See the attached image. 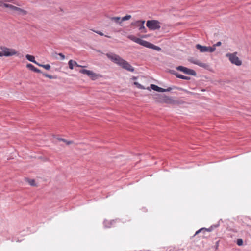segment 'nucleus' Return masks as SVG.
I'll use <instances>...</instances> for the list:
<instances>
[{"mask_svg":"<svg viewBox=\"0 0 251 251\" xmlns=\"http://www.w3.org/2000/svg\"><path fill=\"white\" fill-rule=\"evenodd\" d=\"M79 72L81 74L87 75L92 80H95L101 77V75H100L96 74L93 72L92 71L88 70L86 69H81L79 70Z\"/></svg>","mask_w":251,"mask_h":251,"instance_id":"1","label":"nucleus"},{"mask_svg":"<svg viewBox=\"0 0 251 251\" xmlns=\"http://www.w3.org/2000/svg\"><path fill=\"white\" fill-rule=\"evenodd\" d=\"M160 23L158 20H148L146 23L147 27L151 30H158L160 28Z\"/></svg>","mask_w":251,"mask_h":251,"instance_id":"2","label":"nucleus"},{"mask_svg":"<svg viewBox=\"0 0 251 251\" xmlns=\"http://www.w3.org/2000/svg\"><path fill=\"white\" fill-rule=\"evenodd\" d=\"M106 56L112 62L114 63H128L127 61L121 58L118 55H117L114 53H108L106 54Z\"/></svg>","mask_w":251,"mask_h":251,"instance_id":"3","label":"nucleus"},{"mask_svg":"<svg viewBox=\"0 0 251 251\" xmlns=\"http://www.w3.org/2000/svg\"><path fill=\"white\" fill-rule=\"evenodd\" d=\"M196 48L201 52H213L215 51V48L211 46H202L198 44L195 46Z\"/></svg>","mask_w":251,"mask_h":251,"instance_id":"4","label":"nucleus"},{"mask_svg":"<svg viewBox=\"0 0 251 251\" xmlns=\"http://www.w3.org/2000/svg\"><path fill=\"white\" fill-rule=\"evenodd\" d=\"M176 69L182 72L183 73L186 75L196 76L197 74L196 72L192 69L187 68L182 66H179L176 67Z\"/></svg>","mask_w":251,"mask_h":251,"instance_id":"5","label":"nucleus"},{"mask_svg":"<svg viewBox=\"0 0 251 251\" xmlns=\"http://www.w3.org/2000/svg\"><path fill=\"white\" fill-rule=\"evenodd\" d=\"M0 49L3 51V55L5 56H11L17 53L14 49H9L5 47H1Z\"/></svg>","mask_w":251,"mask_h":251,"instance_id":"6","label":"nucleus"},{"mask_svg":"<svg viewBox=\"0 0 251 251\" xmlns=\"http://www.w3.org/2000/svg\"><path fill=\"white\" fill-rule=\"evenodd\" d=\"M237 52H235L233 53H226V56L229 58L231 63H242V61L237 56Z\"/></svg>","mask_w":251,"mask_h":251,"instance_id":"7","label":"nucleus"},{"mask_svg":"<svg viewBox=\"0 0 251 251\" xmlns=\"http://www.w3.org/2000/svg\"><path fill=\"white\" fill-rule=\"evenodd\" d=\"M156 96L158 97L157 100L160 102L171 103L173 101L172 99L168 96L161 95H157ZM155 99H157V98Z\"/></svg>","mask_w":251,"mask_h":251,"instance_id":"8","label":"nucleus"},{"mask_svg":"<svg viewBox=\"0 0 251 251\" xmlns=\"http://www.w3.org/2000/svg\"><path fill=\"white\" fill-rule=\"evenodd\" d=\"M150 87L151 89H152L154 91L159 92H170L172 90H173V88H176V87H174L173 88L169 87L167 89H164V88L159 87L155 84H151L150 85Z\"/></svg>","mask_w":251,"mask_h":251,"instance_id":"9","label":"nucleus"},{"mask_svg":"<svg viewBox=\"0 0 251 251\" xmlns=\"http://www.w3.org/2000/svg\"><path fill=\"white\" fill-rule=\"evenodd\" d=\"M167 71L170 73L174 75L176 77L178 78L188 80L190 79V77L184 76L181 74H179L174 70H168Z\"/></svg>","mask_w":251,"mask_h":251,"instance_id":"10","label":"nucleus"},{"mask_svg":"<svg viewBox=\"0 0 251 251\" xmlns=\"http://www.w3.org/2000/svg\"><path fill=\"white\" fill-rule=\"evenodd\" d=\"M51 56L53 58H59L60 60H63L65 58V55L61 53H57L56 52H53L52 53Z\"/></svg>","mask_w":251,"mask_h":251,"instance_id":"11","label":"nucleus"},{"mask_svg":"<svg viewBox=\"0 0 251 251\" xmlns=\"http://www.w3.org/2000/svg\"><path fill=\"white\" fill-rule=\"evenodd\" d=\"M122 67L130 72L134 71V68L130 65V64H119Z\"/></svg>","mask_w":251,"mask_h":251,"instance_id":"12","label":"nucleus"},{"mask_svg":"<svg viewBox=\"0 0 251 251\" xmlns=\"http://www.w3.org/2000/svg\"><path fill=\"white\" fill-rule=\"evenodd\" d=\"M213 229V226H211L209 228H202L199 230H198L197 231H196L195 235L198 234L199 233H201V232H211Z\"/></svg>","mask_w":251,"mask_h":251,"instance_id":"13","label":"nucleus"},{"mask_svg":"<svg viewBox=\"0 0 251 251\" xmlns=\"http://www.w3.org/2000/svg\"><path fill=\"white\" fill-rule=\"evenodd\" d=\"M128 38L138 44H141V39L137 38L134 35H129Z\"/></svg>","mask_w":251,"mask_h":251,"instance_id":"14","label":"nucleus"},{"mask_svg":"<svg viewBox=\"0 0 251 251\" xmlns=\"http://www.w3.org/2000/svg\"><path fill=\"white\" fill-rule=\"evenodd\" d=\"M26 67L28 68L29 69L36 72V73H41V71L37 69V68L35 67L34 66H33L31 64H27Z\"/></svg>","mask_w":251,"mask_h":251,"instance_id":"15","label":"nucleus"},{"mask_svg":"<svg viewBox=\"0 0 251 251\" xmlns=\"http://www.w3.org/2000/svg\"><path fill=\"white\" fill-rule=\"evenodd\" d=\"M198 64L200 67H201L206 70H209L210 71H213V69L209 64Z\"/></svg>","mask_w":251,"mask_h":251,"instance_id":"16","label":"nucleus"},{"mask_svg":"<svg viewBox=\"0 0 251 251\" xmlns=\"http://www.w3.org/2000/svg\"><path fill=\"white\" fill-rule=\"evenodd\" d=\"M145 21H141V24H140V25H139V30L140 31H141V32H143V33H146L147 32V29L146 28H145V27L144 26V23H145Z\"/></svg>","mask_w":251,"mask_h":251,"instance_id":"17","label":"nucleus"},{"mask_svg":"<svg viewBox=\"0 0 251 251\" xmlns=\"http://www.w3.org/2000/svg\"><path fill=\"white\" fill-rule=\"evenodd\" d=\"M17 12H18L19 15H25L27 14V11L26 10H25L21 8L16 7L15 10Z\"/></svg>","mask_w":251,"mask_h":251,"instance_id":"18","label":"nucleus"},{"mask_svg":"<svg viewBox=\"0 0 251 251\" xmlns=\"http://www.w3.org/2000/svg\"><path fill=\"white\" fill-rule=\"evenodd\" d=\"M25 58L30 62H31L32 63H38L35 61V57L32 55L27 54L25 56Z\"/></svg>","mask_w":251,"mask_h":251,"instance_id":"19","label":"nucleus"},{"mask_svg":"<svg viewBox=\"0 0 251 251\" xmlns=\"http://www.w3.org/2000/svg\"><path fill=\"white\" fill-rule=\"evenodd\" d=\"M110 20L114 22L121 24L122 23L121 18L120 17H110Z\"/></svg>","mask_w":251,"mask_h":251,"instance_id":"20","label":"nucleus"},{"mask_svg":"<svg viewBox=\"0 0 251 251\" xmlns=\"http://www.w3.org/2000/svg\"><path fill=\"white\" fill-rule=\"evenodd\" d=\"M3 6L6 8H9L10 9H11L12 10H14V11L15 10V9L16 8V6H15L10 4H7V3L3 4Z\"/></svg>","mask_w":251,"mask_h":251,"instance_id":"21","label":"nucleus"},{"mask_svg":"<svg viewBox=\"0 0 251 251\" xmlns=\"http://www.w3.org/2000/svg\"><path fill=\"white\" fill-rule=\"evenodd\" d=\"M43 75L46 77H48L50 79H56L57 78V76L55 75H51L47 73H43Z\"/></svg>","mask_w":251,"mask_h":251,"instance_id":"22","label":"nucleus"},{"mask_svg":"<svg viewBox=\"0 0 251 251\" xmlns=\"http://www.w3.org/2000/svg\"><path fill=\"white\" fill-rule=\"evenodd\" d=\"M149 43V42H148V41H145V40H143L141 39V44H139V45L148 48Z\"/></svg>","mask_w":251,"mask_h":251,"instance_id":"23","label":"nucleus"},{"mask_svg":"<svg viewBox=\"0 0 251 251\" xmlns=\"http://www.w3.org/2000/svg\"><path fill=\"white\" fill-rule=\"evenodd\" d=\"M37 64L40 66L43 67L46 70H49L50 68V66L49 64H47L46 65H44L43 64Z\"/></svg>","mask_w":251,"mask_h":251,"instance_id":"24","label":"nucleus"},{"mask_svg":"<svg viewBox=\"0 0 251 251\" xmlns=\"http://www.w3.org/2000/svg\"><path fill=\"white\" fill-rule=\"evenodd\" d=\"M142 21L143 20H138L134 22H132V23H131V25H133V26H139V25H140V24L141 23V21Z\"/></svg>","mask_w":251,"mask_h":251,"instance_id":"25","label":"nucleus"},{"mask_svg":"<svg viewBox=\"0 0 251 251\" xmlns=\"http://www.w3.org/2000/svg\"><path fill=\"white\" fill-rule=\"evenodd\" d=\"M131 17V16L130 15H126V16L123 17L122 18H121V21L122 22L124 21H126L128 20H129Z\"/></svg>","mask_w":251,"mask_h":251,"instance_id":"26","label":"nucleus"},{"mask_svg":"<svg viewBox=\"0 0 251 251\" xmlns=\"http://www.w3.org/2000/svg\"><path fill=\"white\" fill-rule=\"evenodd\" d=\"M69 68L71 69H73L74 66H75L76 67H85V66H82L79 65L78 64H69Z\"/></svg>","mask_w":251,"mask_h":251,"instance_id":"27","label":"nucleus"},{"mask_svg":"<svg viewBox=\"0 0 251 251\" xmlns=\"http://www.w3.org/2000/svg\"><path fill=\"white\" fill-rule=\"evenodd\" d=\"M58 140L60 141H62L64 142H65L67 145H70V144L73 143V141H67V140H66L64 139H62V138H58Z\"/></svg>","mask_w":251,"mask_h":251,"instance_id":"28","label":"nucleus"},{"mask_svg":"<svg viewBox=\"0 0 251 251\" xmlns=\"http://www.w3.org/2000/svg\"><path fill=\"white\" fill-rule=\"evenodd\" d=\"M152 49H153V50H157V51H160L161 50V48H160L158 46H155L154 44H153V45L152 46Z\"/></svg>","mask_w":251,"mask_h":251,"instance_id":"29","label":"nucleus"},{"mask_svg":"<svg viewBox=\"0 0 251 251\" xmlns=\"http://www.w3.org/2000/svg\"><path fill=\"white\" fill-rule=\"evenodd\" d=\"M236 243L238 246H242L243 244V241L242 239H238Z\"/></svg>","mask_w":251,"mask_h":251,"instance_id":"30","label":"nucleus"},{"mask_svg":"<svg viewBox=\"0 0 251 251\" xmlns=\"http://www.w3.org/2000/svg\"><path fill=\"white\" fill-rule=\"evenodd\" d=\"M28 183L31 186H35V180L34 179H29V180H28Z\"/></svg>","mask_w":251,"mask_h":251,"instance_id":"31","label":"nucleus"},{"mask_svg":"<svg viewBox=\"0 0 251 251\" xmlns=\"http://www.w3.org/2000/svg\"><path fill=\"white\" fill-rule=\"evenodd\" d=\"M134 84L135 85H136L137 86V87L139 88L142 89H145V88L142 85H141V84H140L138 82H134Z\"/></svg>","mask_w":251,"mask_h":251,"instance_id":"32","label":"nucleus"},{"mask_svg":"<svg viewBox=\"0 0 251 251\" xmlns=\"http://www.w3.org/2000/svg\"><path fill=\"white\" fill-rule=\"evenodd\" d=\"M222 44L221 42L220 41L218 42L216 44L213 45L212 46H211V47H214L215 48V50H216V46H220Z\"/></svg>","mask_w":251,"mask_h":251,"instance_id":"33","label":"nucleus"},{"mask_svg":"<svg viewBox=\"0 0 251 251\" xmlns=\"http://www.w3.org/2000/svg\"><path fill=\"white\" fill-rule=\"evenodd\" d=\"M95 32L97 33V34H98L99 35H100V36H103L104 34L101 32V31H94Z\"/></svg>","mask_w":251,"mask_h":251,"instance_id":"34","label":"nucleus"},{"mask_svg":"<svg viewBox=\"0 0 251 251\" xmlns=\"http://www.w3.org/2000/svg\"><path fill=\"white\" fill-rule=\"evenodd\" d=\"M108 222L106 220L104 221V226L106 227H108V228H109L110 227V226H109L107 225V223H108Z\"/></svg>","mask_w":251,"mask_h":251,"instance_id":"35","label":"nucleus"},{"mask_svg":"<svg viewBox=\"0 0 251 251\" xmlns=\"http://www.w3.org/2000/svg\"><path fill=\"white\" fill-rule=\"evenodd\" d=\"M153 45V44L149 42V44H148V48H150V49H152Z\"/></svg>","mask_w":251,"mask_h":251,"instance_id":"36","label":"nucleus"},{"mask_svg":"<svg viewBox=\"0 0 251 251\" xmlns=\"http://www.w3.org/2000/svg\"><path fill=\"white\" fill-rule=\"evenodd\" d=\"M69 63H77L75 61V60H73L72 59H70V60H69L68 62Z\"/></svg>","mask_w":251,"mask_h":251,"instance_id":"37","label":"nucleus"},{"mask_svg":"<svg viewBox=\"0 0 251 251\" xmlns=\"http://www.w3.org/2000/svg\"><path fill=\"white\" fill-rule=\"evenodd\" d=\"M2 0H0V7L3 6V3Z\"/></svg>","mask_w":251,"mask_h":251,"instance_id":"38","label":"nucleus"},{"mask_svg":"<svg viewBox=\"0 0 251 251\" xmlns=\"http://www.w3.org/2000/svg\"><path fill=\"white\" fill-rule=\"evenodd\" d=\"M148 36H149V35H142V36H141V38H146Z\"/></svg>","mask_w":251,"mask_h":251,"instance_id":"39","label":"nucleus"},{"mask_svg":"<svg viewBox=\"0 0 251 251\" xmlns=\"http://www.w3.org/2000/svg\"><path fill=\"white\" fill-rule=\"evenodd\" d=\"M3 51L0 52V56H3Z\"/></svg>","mask_w":251,"mask_h":251,"instance_id":"40","label":"nucleus"},{"mask_svg":"<svg viewBox=\"0 0 251 251\" xmlns=\"http://www.w3.org/2000/svg\"><path fill=\"white\" fill-rule=\"evenodd\" d=\"M59 10H60V11H61V12H64V11H63V9H62V8L59 7Z\"/></svg>","mask_w":251,"mask_h":251,"instance_id":"41","label":"nucleus"},{"mask_svg":"<svg viewBox=\"0 0 251 251\" xmlns=\"http://www.w3.org/2000/svg\"><path fill=\"white\" fill-rule=\"evenodd\" d=\"M214 226L215 227H218L219 225H218V224H217V225H214V226Z\"/></svg>","mask_w":251,"mask_h":251,"instance_id":"42","label":"nucleus"},{"mask_svg":"<svg viewBox=\"0 0 251 251\" xmlns=\"http://www.w3.org/2000/svg\"><path fill=\"white\" fill-rule=\"evenodd\" d=\"M235 64H236V65H237V66H239V65H241V64H239V63Z\"/></svg>","mask_w":251,"mask_h":251,"instance_id":"43","label":"nucleus"},{"mask_svg":"<svg viewBox=\"0 0 251 251\" xmlns=\"http://www.w3.org/2000/svg\"><path fill=\"white\" fill-rule=\"evenodd\" d=\"M105 36L106 37H108V38H110V36H107V35H105Z\"/></svg>","mask_w":251,"mask_h":251,"instance_id":"44","label":"nucleus"},{"mask_svg":"<svg viewBox=\"0 0 251 251\" xmlns=\"http://www.w3.org/2000/svg\"><path fill=\"white\" fill-rule=\"evenodd\" d=\"M205 232H201V233H203V234H204Z\"/></svg>","mask_w":251,"mask_h":251,"instance_id":"45","label":"nucleus"}]
</instances>
